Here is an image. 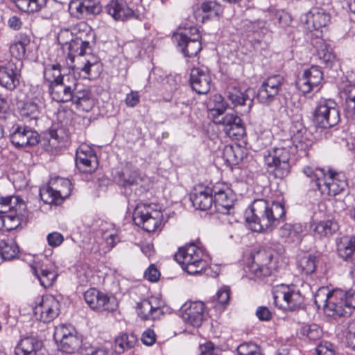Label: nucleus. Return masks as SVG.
Listing matches in <instances>:
<instances>
[{
    "label": "nucleus",
    "mask_w": 355,
    "mask_h": 355,
    "mask_svg": "<svg viewBox=\"0 0 355 355\" xmlns=\"http://www.w3.org/2000/svg\"><path fill=\"white\" fill-rule=\"evenodd\" d=\"M252 216H246L245 220L250 229L257 232H270L284 220L286 211L283 203L269 202L264 199H256L251 205Z\"/></svg>",
    "instance_id": "nucleus-1"
},
{
    "label": "nucleus",
    "mask_w": 355,
    "mask_h": 355,
    "mask_svg": "<svg viewBox=\"0 0 355 355\" xmlns=\"http://www.w3.org/2000/svg\"><path fill=\"white\" fill-rule=\"evenodd\" d=\"M314 301L318 308H323L328 316L335 318L348 316L355 309V290H334L329 292L322 288L315 295Z\"/></svg>",
    "instance_id": "nucleus-2"
},
{
    "label": "nucleus",
    "mask_w": 355,
    "mask_h": 355,
    "mask_svg": "<svg viewBox=\"0 0 355 355\" xmlns=\"http://www.w3.org/2000/svg\"><path fill=\"white\" fill-rule=\"evenodd\" d=\"M205 257L206 254L202 248L194 243H190L179 249L175 254V259L189 274L196 275L200 273L207 266Z\"/></svg>",
    "instance_id": "nucleus-3"
},
{
    "label": "nucleus",
    "mask_w": 355,
    "mask_h": 355,
    "mask_svg": "<svg viewBox=\"0 0 355 355\" xmlns=\"http://www.w3.org/2000/svg\"><path fill=\"white\" fill-rule=\"evenodd\" d=\"M289 150L284 147H275L264 154V162L269 173L275 178L284 179L291 171Z\"/></svg>",
    "instance_id": "nucleus-4"
},
{
    "label": "nucleus",
    "mask_w": 355,
    "mask_h": 355,
    "mask_svg": "<svg viewBox=\"0 0 355 355\" xmlns=\"http://www.w3.org/2000/svg\"><path fill=\"white\" fill-rule=\"evenodd\" d=\"M71 183L69 179L55 177L40 189L42 200L46 204L60 205L71 194Z\"/></svg>",
    "instance_id": "nucleus-5"
},
{
    "label": "nucleus",
    "mask_w": 355,
    "mask_h": 355,
    "mask_svg": "<svg viewBox=\"0 0 355 355\" xmlns=\"http://www.w3.org/2000/svg\"><path fill=\"white\" fill-rule=\"evenodd\" d=\"M252 259L250 270L257 279L271 275L277 268L279 256L270 248L259 250L252 254Z\"/></svg>",
    "instance_id": "nucleus-6"
},
{
    "label": "nucleus",
    "mask_w": 355,
    "mask_h": 355,
    "mask_svg": "<svg viewBox=\"0 0 355 355\" xmlns=\"http://www.w3.org/2000/svg\"><path fill=\"white\" fill-rule=\"evenodd\" d=\"M340 120L337 103L331 99H321L313 112V121L319 128L327 129L336 125Z\"/></svg>",
    "instance_id": "nucleus-7"
},
{
    "label": "nucleus",
    "mask_w": 355,
    "mask_h": 355,
    "mask_svg": "<svg viewBox=\"0 0 355 355\" xmlns=\"http://www.w3.org/2000/svg\"><path fill=\"white\" fill-rule=\"evenodd\" d=\"M160 211L153 209L150 205L138 204L132 213L135 224L148 232H155L162 220Z\"/></svg>",
    "instance_id": "nucleus-8"
},
{
    "label": "nucleus",
    "mask_w": 355,
    "mask_h": 355,
    "mask_svg": "<svg viewBox=\"0 0 355 355\" xmlns=\"http://www.w3.org/2000/svg\"><path fill=\"white\" fill-rule=\"evenodd\" d=\"M53 338L60 350L65 353H74L80 349L81 339L71 324H60L55 327Z\"/></svg>",
    "instance_id": "nucleus-9"
},
{
    "label": "nucleus",
    "mask_w": 355,
    "mask_h": 355,
    "mask_svg": "<svg viewBox=\"0 0 355 355\" xmlns=\"http://www.w3.org/2000/svg\"><path fill=\"white\" fill-rule=\"evenodd\" d=\"M274 304L280 309L295 311L300 308L304 298L299 289L293 286L282 284L274 292Z\"/></svg>",
    "instance_id": "nucleus-10"
},
{
    "label": "nucleus",
    "mask_w": 355,
    "mask_h": 355,
    "mask_svg": "<svg viewBox=\"0 0 355 355\" xmlns=\"http://www.w3.org/2000/svg\"><path fill=\"white\" fill-rule=\"evenodd\" d=\"M211 191L216 211L223 214H230L236 199L233 191L224 182H217Z\"/></svg>",
    "instance_id": "nucleus-11"
},
{
    "label": "nucleus",
    "mask_w": 355,
    "mask_h": 355,
    "mask_svg": "<svg viewBox=\"0 0 355 355\" xmlns=\"http://www.w3.org/2000/svg\"><path fill=\"white\" fill-rule=\"evenodd\" d=\"M319 191L322 195L336 196L344 191L347 187L345 174L333 168L326 170V175Z\"/></svg>",
    "instance_id": "nucleus-12"
},
{
    "label": "nucleus",
    "mask_w": 355,
    "mask_h": 355,
    "mask_svg": "<svg viewBox=\"0 0 355 355\" xmlns=\"http://www.w3.org/2000/svg\"><path fill=\"white\" fill-rule=\"evenodd\" d=\"M193 37H189L185 33L178 32L173 36V40L177 43L181 52L186 57L196 56L201 51L200 35L196 28H191L189 31Z\"/></svg>",
    "instance_id": "nucleus-13"
},
{
    "label": "nucleus",
    "mask_w": 355,
    "mask_h": 355,
    "mask_svg": "<svg viewBox=\"0 0 355 355\" xmlns=\"http://www.w3.org/2000/svg\"><path fill=\"white\" fill-rule=\"evenodd\" d=\"M84 298L89 306L98 311L112 312L116 309V300L100 292L96 288H90L84 293Z\"/></svg>",
    "instance_id": "nucleus-14"
},
{
    "label": "nucleus",
    "mask_w": 355,
    "mask_h": 355,
    "mask_svg": "<svg viewBox=\"0 0 355 355\" xmlns=\"http://www.w3.org/2000/svg\"><path fill=\"white\" fill-rule=\"evenodd\" d=\"M141 8V6L131 8L124 0H111L106 6V11L115 20L125 21L140 19L142 15Z\"/></svg>",
    "instance_id": "nucleus-15"
},
{
    "label": "nucleus",
    "mask_w": 355,
    "mask_h": 355,
    "mask_svg": "<svg viewBox=\"0 0 355 355\" xmlns=\"http://www.w3.org/2000/svg\"><path fill=\"white\" fill-rule=\"evenodd\" d=\"M60 311V303L52 295L44 296L34 308V315L37 320L49 322L55 319Z\"/></svg>",
    "instance_id": "nucleus-16"
},
{
    "label": "nucleus",
    "mask_w": 355,
    "mask_h": 355,
    "mask_svg": "<svg viewBox=\"0 0 355 355\" xmlns=\"http://www.w3.org/2000/svg\"><path fill=\"white\" fill-rule=\"evenodd\" d=\"M10 141L17 148L33 146L38 144L39 134L28 126L16 125L12 127L10 135Z\"/></svg>",
    "instance_id": "nucleus-17"
},
{
    "label": "nucleus",
    "mask_w": 355,
    "mask_h": 355,
    "mask_svg": "<svg viewBox=\"0 0 355 355\" xmlns=\"http://www.w3.org/2000/svg\"><path fill=\"white\" fill-rule=\"evenodd\" d=\"M76 164L83 173L94 172L98 167L97 157L94 150L87 145H81L76 150Z\"/></svg>",
    "instance_id": "nucleus-18"
},
{
    "label": "nucleus",
    "mask_w": 355,
    "mask_h": 355,
    "mask_svg": "<svg viewBox=\"0 0 355 355\" xmlns=\"http://www.w3.org/2000/svg\"><path fill=\"white\" fill-rule=\"evenodd\" d=\"M136 309L138 316L143 320H154L163 314L162 302L155 297L144 299L138 302Z\"/></svg>",
    "instance_id": "nucleus-19"
},
{
    "label": "nucleus",
    "mask_w": 355,
    "mask_h": 355,
    "mask_svg": "<svg viewBox=\"0 0 355 355\" xmlns=\"http://www.w3.org/2000/svg\"><path fill=\"white\" fill-rule=\"evenodd\" d=\"M215 120L216 123L223 126V130L229 137L238 139L245 135V130L242 120L234 114H227Z\"/></svg>",
    "instance_id": "nucleus-20"
},
{
    "label": "nucleus",
    "mask_w": 355,
    "mask_h": 355,
    "mask_svg": "<svg viewBox=\"0 0 355 355\" xmlns=\"http://www.w3.org/2000/svg\"><path fill=\"white\" fill-rule=\"evenodd\" d=\"M183 320L194 327H199L204 320L205 304L202 302L184 304L182 307Z\"/></svg>",
    "instance_id": "nucleus-21"
},
{
    "label": "nucleus",
    "mask_w": 355,
    "mask_h": 355,
    "mask_svg": "<svg viewBox=\"0 0 355 355\" xmlns=\"http://www.w3.org/2000/svg\"><path fill=\"white\" fill-rule=\"evenodd\" d=\"M323 78L322 72L318 66H312L304 71L302 77L296 82L298 89L304 94L309 93L318 87Z\"/></svg>",
    "instance_id": "nucleus-22"
},
{
    "label": "nucleus",
    "mask_w": 355,
    "mask_h": 355,
    "mask_svg": "<svg viewBox=\"0 0 355 355\" xmlns=\"http://www.w3.org/2000/svg\"><path fill=\"white\" fill-rule=\"evenodd\" d=\"M289 132L296 149L306 150L312 146L311 135L301 121L293 122Z\"/></svg>",
    "instance_id": "nucleus-23"
},
{
    "label": "nucleus",
    "mask_w": 355,
    "mask_h": 355,
    "mask_svg": "<svg viewBox=\"0 0 355 355\" xmlns=\"http://www.w3.org/2000/svg\"><path fill=\"white\" fill-rule=\"evenodd\" d=\"M71 81L67 84V79L49 85V92L52 99L58 103H66L73 99V91L76 89V80L71 76Z\"/></svg>",
    "instance_id": "nucleus-24"
},
{
    "label": "nucleus",
    "mask_w": 355,
    "mask_h": 355,
    "mask_svg": "<svg viewBox=\"0 0 355 355\" xmlns=\"http://www.w3.org/2000/svg\"><path fill=\"white\" fill-rule=\"evenodd\" d=\"M227 98L236 109V112L246 114L250 112L253 101L245 91H241L236 87H230L227 92Z\"/></svg>",
    "instance_id": "nucleus-25"
},
{
    "label": "nucleus",
    "mask_w": 355,
    "mask_h": 355,
    "mask_svg": "<svg viewBox=\"0 0 355 355\" xmlns=\"http://www.w3.org/2000/svg\"><path fill=\"white\" fill-rule=\"evenodd\" d=\"M21 71L17 64L9 62L0 67V85L8 89H15L20 83Z\"/></svg>",
    "instance_id": "nucleus-26"
},
{
    "label": "nucleus",
    "mask_w": 355,
    "mask_h": 355,
    "mask_svg": "<svg viewBox=\"0 0 355 355\" xmlns=\"http://www.w3.org/2000/svg\"><path fill=\"white\" fill-rule=\"evenodd\" d=\"M192 89L199 94H205L210 90L211 77L207 70L193 68L190 73Z\"/></svg>",
    "instance_id": "nucleus-27"
},
{
    "label": "nucleus",
    "mask_w": 355,
    "mask_h": 355,
    "mask_svg": "<svg viewBox=\"0 0 355 355\" xmlns=\"http://www.w3.org/2000/svg\"><path fill=\"white\" fill-rule=\"evenodd\" d=\"M190 199L196 209L202 211L209 209L214 203L211 187L195 188L191 193Z\"/></svg>",
    "instance_id": "nucleus-28"
},
{
    "label": "nucleus",
    "mask_w": 355,
    "mask_h": 355,
    "mask_svg": "<svg viewBox=\"0 0 355 355\" xmlns=\"http://www.w3.org/2000/svg\"><path fill=\"white\" fill-rule=\"evenodd\" d=\"M302 20L308 25L311 24L313 28L318 30L328 25L330 15L323 8L315 7L305 14Z\"/></svg>",
    "instance_id": "nucleus-29"
},
{
    "label": "nucleus",
    "mask_w": 355,
    "mask_h": 355,
    "mask_svg": "<svg viewBox=\"0 0 355 355\" xmlns=\"http://www.w3.org/2000/svg\"><path fill=\"white\" fill-rule=\"evenodd\" d=\"M85 31H83V33L79 31L67 46L69 50L68 58L71 62L74 61V58L76 55H84L87 53V51L91 49L89 42L84 38L87 35V33L85 34Z\"/></svg>",
    "instance_id": "nucleus-30"
},
{
    "label": "nucleus",
    "mask_w": 355,
    "mask_h": 355,
    "mask_svg": "<svg viewBox=\"0 0 355 355\" xmlns=\"http://www.w3.org/2000/svg\"><path fill=\"white\" fill-rule=\"evenodd\" d=\"M31 268L32 273L39 280L40 285L44 288L51 287L57 277L56 271L47 268L40 262L31 264Z\"/></svg>",
    "instance_id": "nucleus-31"
},
{
    "label": "nucleus",
    "mask_w": 355,
    "mask_h": 355,
    "mask_svg": "<svg viewBox=\"0 0 355 355\" xmlns=\"http://www.w3.org/2000/svg\"><path fill=\"white\" fill-rule=\"evenodd\" d=\"M42 347L41 341L33 336L21 338L15 347V355H36Z\"/></svg>",
    "instance_id": "nucleus-32"
},
{
    "label": "nucleus",
    "mask_w": 355,
    "mask_h": 355,
    "mask_svg": "<svg viewBox=\"0 0 355 355\" xmlns=\"http://www.w3.org/2000/svg\"><path fill=\"white\" fill-rule=\"evenodd\" d=\"M223 12L222 6L214 1H205L201 3L196 12V18L201 17L202 21L218 18Z\"/></svg>",
    "instance_id": "nucleus-33"
},
{
    "label": "nucleus",
    "mask_w": 355,
    "mask_h": 355,
    "mask_svg": "<svg viewBox=\"0 0 355 355\" xmlns=\"http://www.w3.org/2000/svg\"><path fill=\"white\" fill-rule=\"evenodd\" d=\"M317 55L321 63L327 67H331L335 61V55L331 46L322 39H318L315 44Z\"/></svg>",
    "instance_id": "nucleus-34"
},
{
    "label": "nucleus",
    "mask_w": 355,
    "mask_h": 355,
    "mask_svg": "<svg viewBox=\"0 0 355 355\" xmlns=\"http://www.w3.org/2000/svg\"><path fill=\"white\" fill-rule=\"evenodd\" d=\"M145 182L144 177L141 176L137 170L125 167L119 175V183L123 187L131 185H141Z\"/></svg>",
    "instance_id": "nucleus-35"
},
{
    "label": "nucleus",
    "mask_w": 355,
    "mask_h": 355,
    "mask_svg": "<svg viewBox=\"0 0 355 355\" xmlns=\"http://www.w3.org/2000/svg\"><path fill=\"white\" fill-rule=\"evenodd\" d=\"M62 69L60 64H48L45 65L44 69V78L50 85L63 81L66 79L69 80L71 76H65L62 73Z\"/></svg>",
    "instance_id": "nucleus-36"
},
{
    "label": "nucleus",
    "mask_w": 355,
    "mask_h": 355,
    "mask_svg": "<svg viewBox=\"0 0 355 355\" xmlns=\"http://www.w3.org/2000/svg\"><path fill=\"white\" fill-rule=\"evenodd\" d=\"M22 216L21 209L12 210L8 215H0V230L9 232L16 229L20 225Z\"/></svg>",
    "instance_id": "nucleus-37"
},
{
    "label": "nucleus",
    "mask_w": 355,
    "mask_h": 355,
    "mask_svg": "<svg viewBox=\"0 0 355 355\" xmlns=\"http://www.w3.org/2000/svg\"><path fill=\"white\" fill-rule=\"evenodd\" d=\"M245 155L244 150L240 146L227 145L223 148V159L230 165L239 164Z\"/></svg>",
    "instance_id": "nucleus-38"
},
{
    "label": "nucleus",
    "mask_w": 355,
    "mask_h": 355,
    "mask_svg": "<svg viewBox=\"0 0 355 355\" xmlns=\"http://www.w3.org/2000/svg\"><path fill=\"white\" fill-rule=\"evenodd\" d=\"M319 257L312 254H304L297 262L298 269L302 274L310 275L315 272Z\"/></svg>",
    "instance_id": "nucleus-39"
},
{
    "label": "nucleus",
    "mask_w": 355,
    "mask_h": 355,
    "mask_svg": "<svg viewBox=\"0 0 355 355\" xmlns=\"http://www.w3.org/2000/svg\"><path fill=\"white\" fill-rule=\"evenodd\" d=\"M279 91L263 82L259 88L257 99L259 103L270 105L275 98Z\"/></svg>",
    "instance_id": "nucleus-40"
},
{
    "label": "nucleus",
    "mask_w": 355,
    "mask_h": 355,
    "mask_svg": "<svg viewBox=\"0 0 355 355\" xmlns=\"http://www.w3.org/2000/svg\"><path fill=\"white\" fill-rule=\"evenodd\" d=\"M19 248L12 239L0 241V256L3 260L10 261L17 257Z\"/></svg>",
    "instance_id": "nucleus-41"
},
{
    "label": "nucleus",
    "mask_w": 355,
    "mask_h": 355,
    "mask_svg": "<svg viewBox=\"0 0 355 355\" xmlns=\"http://www.w3.org/2000/svg\"><path fill=\"white\" fill-rule=\"evenodd\" d=\"M313 228L314 232L320 237H327L338 230V225L336 221L328 220L314 224Z\"/></svg>",
    "instance_id": "nucleus-42"
},
{
    "label": "nucleus",
    "mask_w": 355,
    "mask_h": 355,
    "mask_svg": "<svg viewBox=\"0 0 355 355\" xmlns=\"http://www.w3.org/2000/svg\"><path fill=\"white\" fill-rule=\"evenodd\" d=\"M207 107L213 117L216 119L223 114L227 107V104L221 95L215 94L210 98L207 103Z\"/></svg>",
    "instance_id": "nucleus-43"
},
{
    "label": "nucleus",
    "mask_w": 355,
    "mask_h": 355,
    "mask_svg": "<svg viewBox=\"0 0 355 355\" xmlns=\"http://www.w3.org/2000/svg\"><path fill=\"white\" fill-rule=\"evenodd\" d=\"M87 26L84 23L80 24L73 29V31H70L69 29H62L58 35V43L62 46L67 47L80 30L87 31Z\"/></svg>",
    "instance_id": "nucleus-44"
},
{
    "label": "nucleus",
    "mask_w": 355,
    "mask_h": 355,
    "mask_svg": "<svg viewBox=\"0 0 355 355\" xmlns=\"http://www.w3.org/2000/svg\"><path fill=\"white\" fill-rule=\"evenodd\" d=\"M136 342L137 338L133 334H123L115 339V350L118 353H122L125 350L133 347Z\"/></svg>",
    "instance_id": "nucleus-45"
},
{
    "label": "nucleus",
    "mask_w": 355,
    "mask_h": 355,
    "mask_svg": "<svg viewBox=\"0 0 355 355\" xmlns=\"http://www.w3.org/2000/svg\"><path fill=\"white\" fill-rule=\"evenodd\" d=\"M21 11L34 12L38 11L45 3V0H11Z\"/></svg>",
    "instance_id": "nucleus-46"
},
{
    "label": "nucleus",
    "mask_w": 355,
    "mask_h": 355,
    "mask_svg": "<svg viewBox=\"0 0 355 355\" xmlns=\"http://www.w3.org/2000/svg\"><path fill=\"white\" fill-rule=\"evenodd\" d=\"M20 115L24 118H29L30 121H36L39 119L40 110L37 103L32 101L23 103L19 108Z\"/></svg>",
    "instance_id": "nucleus-47"
},
{
    "label": "nucleus",
    "mask_w": 355,
    "mask_h": 355,
    "mask_svg": "<svg viewBox=\"0 0 355 355\" xmlns=\"http://www.w3.org/2000/svg\"><path fill=\"white\" fill-rule=\"evenodd\" d=\"M30 40L24 37L21 40L15 41L10 46L11 54L16 58L21 59L26 53V48L29 44Z\"/></svg>",
    "instance_id": "nucleus-48"
},
{
    "label": "nucleus",
    "mask_w": 355,
    "mask_h": 355,
    "mask_svg": "<svg viewBox=\"0 0 355 355\" xmlns=\"http://www.w3.org/2000/svg\"><path fill=\"white\" fill-rule=\"evenodd\" d=\"M304 173L309 178L314 180L316 188L319 190V184H322L325 178L326 170L324 168H316L314 170L310 166H306L304 168Z\"/></svg>",
    "instance_id": "nucleus-49"
},
{
    "label": "nucleus",
    "mask_w": 355,
    "mask_h": 355,
    "mask_svg": "<svg viewBox=\"0 0 355 355\" xmlns=\"http://www.w3.org/2000/svg\"><path fill=\"white\" fill-rule=\"evenodd\" d=\"M302 230L303 227L300 224L285 223L280 227L279 233L283 238L295 237L302 232Z\"/></svg>",
    "instance_id": "nucleus-50"
},
{
    "label": "nucleus",
    "mask_w": 355,
    "mask_h": 355,
    "mask_svg": "<svg viewBox=\"0 0 355 355\" xmlns=\"http://www.w3.org/2000/svg\"><path fill=\"white\" fill-rule=\"evenodd\" d=\"M300 334L311 340H316L322 336V330L315 324H306L302 327Z\"/></svg>",
    "instance_id": "nucleus-51"
},
{
    "label": "nucleus",
    "mask_w": 355,
    "mask_h": 355,
    "mask_svg": "<svg viewBox=\"0 0 355 355\" xmlns=\"http://www.w3.org/2000/svg\"><path fill=\"white\" fill-rule=\"evenodd\" d=\"M13 198H6L1 200V215H8L12 210H19L22 209L25 207V204L22 202H19L17 205V207H13L11 205L12 204ZM15 202L14 203H17L18 202L17 198H14Z\"/></svg>",
    "instance_id": "nucleus-52"
},
{
    "label": "nucleus",
    "mask_w": 355,
    "mask_h": 355,
    "mask_svg": "<svg viewBox=\"0 0 355 355\" xmlns=\"http://www.w3.org/2000/svg\"><path fill=\"white\" fill-rule=\"evenodd\" d=\"M341 96L345 99V106L355 101V83L348 82L341 89Z\"/></svg>",
    "instance_id": "nucleus-53"
},
{
    "label": "nucleus",
    "mask_w": 355,
    "mask_h": 355,
    "mask_svg": "<svg viewBox=\"0 0 355 355\" xmlns=\"http://www.w3.org/2000/svg\"><path fill=\"white\" fill-rule=\"evenodd\" d=\"M82 7L85 15H98L101 12V6L96 0H83Z\"/></svg>",
    "instance_id": "nucleus-54"
},
{
    "label": "nucleus",
    "mask_w": 355,
    "mask_h": 355,
    "mask_svg": "<svg viewBox=\"0 0 355 355\" xmlns=\"http://www.w3.org/2000/svg\"><path fill=\"white\" fill-rule=\"evenodd\" d=\"M345 342L348 347L355 350V320L349 322L346 334Z\"/></svg>",
    "instance_id": "nucleus-55"
},
{
    "label": "nucleus",
    "mask_w": 355,
    "mask_h": 355,
    "mask_svg": "<svg viewBox=\"0 0 355 355\" xmlns=\"http://www.w3.org/2000/svg\"><path fill=\"white\" fill-rule=\"evenodd\" d=\"M238 355H257L258 347L252 343L241 344L236 349Z\"/></svg>",
    "instance_id": "nucleus-56"
},
{
    "label": "nucleus",
    "mask_w": 355,
    "mask_h": 355,
    "mask_svg": "<svg viewBox=\"0 0 355 355\" xmlns=\"http://www.w3.org/2000/svg\"><path fill=\"white\" fill-rule=\"evenodd\" d=\"M317 355H335V347L329 341H322L315 348Z\"/></svg>",
    "instance_id": "nucleus-57"
},
{
    "label": "nucleus",
    "mask_w": 355,
    "mask_h": 355,
    "mask_svg": "<svg viewBox=\"0 0 355 355\" xmlns=\"http://www.w3.org/2000/svg\"><path fill=\"white\" fill-rule=\"evenodd\" d=\"M83 0H72L69 5L70 14L79 18L81 15L85 14L83 7H82Z\"/></svg>",
    "instance_id": "nucleus-58"
},
{
    "label": "nucleus",
    "mask_w": 355,
    "mask_h": 355,
    "mask_svg": "<svg viewBox=\"0 0 355 355\" xmlns=\"http://www.w3.org/2000/svg\"><path fill=\"white\" fill-rule=\"evenodd\" d=\"M200 355H220L221 351L216 347L211 342L200 345Z\"/></svg>",
    "instance_id": "nucleus-59"
},
{
    "label": "nucleus",
    "mask_w": 355,
    "mask_h": 355,
    "mask_svg": "<svg viewBox=\"0 0 355 355\" xmlns=\"http://www.w3.org/2000/svg\"><path fill=\"white\" fill-rule=\"evenodd\" d=\"M48 244L52 248L60 246L64 241L63 235L58 232L49 233L46 236Z\"/></svg>",
    "instance_id": "nucleus-60"
},
{
    "label": "nucleus",
    "mask_w": 355,
    "mask_h": 355,
    "mask_svg": "<svg viewBox=\"0 0 355 355\" xmlns=\"http://www.w3.org/2000/svg\"><path fill=\"white\" fill-rule=\"evenodd\" d=\"M103 238L106 243L108 250L114 248L119 240L118 236L114 230L105 232L103 235Z\"/></svg>",
    "instance_id": "nucleus-61"
},
{
    "label": "nucleus",
    "mask_w": 355,
    "mask_h": 355,
    "mask_svg": "<svg viewBox=\"0 0 355 355\" xmlns=\"http://www.w3.org/2000/svg\"><path fill=\"white\" fill-rule=\"evenodd\" d=\"M230 297V289L226 287L219 289L216 295V300L223 306L228 304Z\"/></svg>",
    "instance_id": "nucleus-62"
},
{
    "label": "nucleus",
    "mask_w": 355,
    "mask_h": 355,
    "mask_svg": "<svg viewBox=\"0 0 355 355\" xmlns=\"http://www.w3.org/2000/svg\"><path fill=\"white\" fill-rule=\"evenodd\" d=\"M264 82L280 91V89L284 84V78L280 75H273L268 77Z\"/></svg>",
    "instance_id": "nucleus-63"
},
{
    "label": "nucleus",
    "mask_w": 355,
    "mask_h": 355,
    "mask_svg": "<svg viewBox=\"0 0 355 355\" xmlns=\"http://www.w3.org/2000/svg\"><path fill=\"white\" fill-rule=\"evenodd\" d=\"M141 339L144 345L150 346L153 345L156 341L155 333L153 329H147L142 334Z\"/></svg>",
    "instance_id": "nucleus-64"
}]
</instances>
